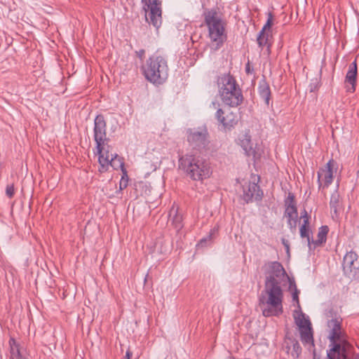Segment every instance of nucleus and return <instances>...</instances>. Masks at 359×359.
<instances>
[{
	"mask_svg": "<svg viewBox=\"0 0 359 359\" xmlns=\"http://www.w3.org/2000/svg\"><path fill=\"white\" fill-rule=\"evenodd\" d=\"M264 289L259 297V304L269 306L262 309L264 316H278L283 312L281 283L287 273L280 262L271 261L264 264Z\"/></svg>",
	"mask_w": 359,
	"mask_h": 359,
	"instance_id": "nucleus-1",
	"label": "nucleus"
},
{
	"mask_svg": "<svg viewBox=\"0 0 359 359\" xmlns=\"http://www.w3.org/2000/svg\"><path fill=\"white\" fill-rule=\"evenodd\" d=\"M341 319L333 318L328 322L332 327L330 333V349L327 351L328 359H348L353 353V346L343 338L341 332Z\"/></svg>",
	"mask_w": 359,
	"mask_h": 359,
	"instance_id": "nucleus-2",
	"label": "nucleus"
},
{
	"mask_svg": "<svg viewBox=\"0 0 359 359\" xmlns=\"http://www.w3.org/2000/svg\"><path fill=\"white\" fill-rule=\"evenodd\" d=\"M217 82L219 95L225 105L237 107L243 103V91L233 76L230 73L224 74L218 78Z\"/></svg>",
	"mask_w": 359,
	"mask_h": 359,
	"instance_id": "nucleus-3",
	"label": "nucleus"
},
{
	"mask_svg": "<svg viewBox=\"0 0 359 359\" xmlns=\"http://www.w3.org/2000/svg\"><path fill=\"white\" fill-rule=\"evenodd\" d=\"M145 79L155 85L163 84L168 76V62L161 55H153L142 66Z\"/></svg>",
	"mask_w": 359,
	"mask_h": 359,
	"instance_id": "nucleus-4",
	"label": "nucleus"
},
{
	"mask_svg": "<svg viewBox=\"0 0 359 359\" xmlns=\"http://www.w3.org/2000/svg\"><path fill=\"white\" fill-rule=\"evenodd\" d=\"M204 22L208 28V36L210 37L213 49H219L226 41L227 36L225 33L224 23L218 16L216 9H205L203 14Z\"/></svg>",
	"mask_w": 359,
	"mask_h": 359,
	"instance_id": "nucleus-5",
	"label": "nucleus"
},
{
	"mask_svg": "<svg viewBox=\"0 0 359 359\" xmlns=\"http://www.w3.org/2000/svg\"><path fill=\"white\" fill-rule=\"evenodd\" d=\"M179 168L184 170L193 180H203L211 174L208 163L199 156L186 154L179 158Z\"/></svg>",
	"mask_w": 359,
	"mask_h": 359,
	"instance_id": "nucleus-6",
	"label": "nucleus"
},
{
	"mask_svg": "<svg viewBox=\"0 0 359 359\" xmlns=\"http://www.w3.org/2000/svg\"><path fill=\"white\" fill-rule=\"evenodd\" d=\"M146 22L157 31L162 25V8L160 0H142Z\"/></svg>",
	"mask_w": 359,
	"mask_h": 359,
	"instance_id": "nucleus-7",
	"label": "nucleus"
},
{
	"mask_svg": "<svg viewBox=\"0 0 359 359\" xmlns=\"http://www.w3.org/2000/svg\"><path fill=\"white\" fill-rule=\"evenodd\" d=\"M210 107L217 109L215 118L224 130L230 131L238 124L239 118L236 113L230 109L224 110L220 108L219 103L217 101L212 102Z\"/></svg>",
	"mask_w": 359,
	"mask_h": 359,
	"instance_id": "nucleus-8",
	"label": "nucleus"
},
{
	"mask_svg": "<svg viewBox=\"0 0 359 359\" xmlns=\"http://www.w3.org/2000/svg\"><path fill=\"white\" fill-rule=\"evenodd\" d=\"M93 136L96 143L95 149L101 151L102 145L109 140L107 137V122L102 114L97 115L94 119Z\"/></svg>",
	"mask_w": 359,
	"mask_h": 359,
	"instance_id": "nucleus-9",
	"label": "nucleus"
},
{
	"mask_svg": "<svg viewBox=\"0 0 359 359\" xmlns=\"http://www.w3.org/2000/svg\"><path fill=\"white\" fill-rule=\"evenodd\" d=\"M295 323L299 328L300 338L304 344H312L314 345L313 330L309 319L305 318V315L302 311L298 317H295Z\"/></svg>",
	"mask_w": 359,
	"mask_h": 359,
	"instance_id": "nucleus-10",
	"label": "nucleus"
},
{
	"mask_svg": "<svg viewBox=\"0 0 359 359\" xmlns=\"http://www.w3.org/2000/svg\"><path fill=\"white\" fill-rule=\"evenodd\" d=\"M208 132L206 128L198 130H189L187 140L194 149H201L205 148L209 143Z\"/></svg>",
	"mask_w": 359,
	"mask_h": 359,
	"instance_id": "nucleus-11",
	"label": "nucleus"
},
{
	"mask_svg": "<svg viewBox=\"0 0 359 359\" xmlns=\"http://www.w3.org/2000/svg\"><path fill=\"white\" fill-rule=\"evenodd\" d=\"M264 196L263 191L257 183L249 182L247 187H243V194L242 198L244 200L245 203H250L253 201H261Z\"/></svg>",
	"mask_w": 359,
	"mask_h": 359,
	"instance_id": "nucleus-12",
	"label": "nucleus"
},
{
	"mask_svg": "<svg viewBox=\"0 0 359 359\" xmlns=\"http://www.w3.org/2000/svg\"><path fill=\"white\" fill-rule=\"evenodd\" d=\"M97 152L95 154L98 155V163L100 167L98 171L101 173L105 172L108 170L109 166H116V161L118 157V154H111L110 155L104 156V144L102 145L101 151L96 149Z\"/></svg>",
	"mask_w": 359,
	"mask_h": 359,
	"instance_id": "nucleus-13",
	"label": "nucleus"
},
{
	"mask_svg": "<svg viewBox=\"0 0 359 359\" xmlns=\"http://www.w3.org/2000/svg\"><path fill=\"white\" fill-rule=\"evenodd\" d=\"M335 162L334 160H330L325 168H320L318 171V182L319 188L322 186L321 179L324 181V187H329L333 181V168Z\"/></svg>",
	"mask_w": 359,
	"mask_h": 359,
	"instance_id": "nucleus-14",
	"label": "nucleus"
},
{
	"mask_svg": "<svg viewBox=\"0 0 359 359\" xmlns=\"http://www.w3.org/2000/svg\"><path fill=\"white\" fill-rule=\"evenodd\" d=\"M358 67L356 60H355L348 66V69L345 77V83H349L351 85V87L346 86V91L348 93H353L355 91Z\"/></svg>",
	"mask_w": 359,
	"mask_h": 359,
	"instance_id": "nucleus-15",
	"label": "nucleus"
},
{
	"mask_svg": "<svg viewBox=\"0 0 359 359\" xmlns=\"http://www.w3.org/2000/svg\"><path fill=\"white\" fill-rule=\"evenodd\" d=\"M257 91L259 96L261 99H262L265 103V104L269 107V106L272 107L273 102H271V88L266 79L264 77L259 82Z\"/></svg>",
	"mask_w": 359,
	"mask_h": 359,
	"instance_id": "nucleus-16",
	"label": "nucleus"
},
{
	"mask_svg": "<svg viewBox=\"0 0 359 359\" xmlns=\"http://www.w3.org/2000/svg\"><path fill=\"white\" fill-rule=\"evenodd\" d=\"M169 216L172 226L179 232L184 226L182 215L178 212L177 209L173 207L170 209Z\"/></svg>",
	"mask_w": 359,
	"mask_h": 359,
	"instance_id": "nucleus-17",
	"label": "nucleus"
},
{
	"mask_svg": "<svg viewBox=\"0 0 359 359\" xmlns=\"http://www.w3.org/2000/svg\"><path fill=\"white\" fill-rule=\"evenodd\" d=\"M329 232V227L327 225L321 226L318 232L316 240H313L311 238V245H313V248H316L318 246H320L323 244L326 243L327 236Z\"/></svg>",
	"mask_w": 359,
	"mask_h": 359,
	"instance_id": "nucleus-18",
	"label": "nucleus"
},
{
	"mask_svg": "<svg viewBox=\"0 0 359 359\" xmlns=\"http://www.w3.org/2000/svg\"><path fill=\"white\" fill-rule=\"evenodd\" d=\"M10 346V359H27L26 357L23 356L20 344L15 341V339L11 338L9 339Z\"/></svg>",
	"mask_w": 359,
	"mask_h": 359,
	"instance_id": "nucleus-19",
	"label": "nucleus"
},
{
	"mask_svg": "<svg viewBox=\"0 0 359 359\" xmlns=\"http://www.w3.org/2000/svg\"><path fill=\"white\" fill-rule=\"evenodd\" d=\"M358 255L355 252L351 250L348 252L343 259V266L344 267H347L350 271H352L354 269L353 264L355 261L358 260Z\"/></svg>",
	"mask_w": 359,
	"mask_h": 359,
	"instance_id": "nucleus-20",
	"label": "nucleus"
},
{
	"mask_svg": "<svg viewBox=\"0 0 359 359\" xmlns=\"http://www.w3.org/2000/svg\"><path fill=\"white\" fill-rule=\"evenodd\" d=\"M269 37H271V33H270V32H265L263 34H261V32H259L257 38L259 47L263 49L264 47L266 46L269 53L270 52V48L271 46L269 43Z\"/></svg>",
	"mask_w": 359,
	"mask_h": 359,
	"instance_id": "nucleus-21",
	"label": "nucleus"
},
{
	"mask_svg": "<svg viewBox=\"0 0 359 359\" xmlns=\"http://www.w3.org/2000/svg\"><path fill=\"white\" fill-rule=\"evenodd\" d=\"M299 233L302 238H306L308 242V246L311 250V231L309 226V222H307V219L305 222H303L302 224L299 228Z\"/></svg>",
	"mask_w": 359,
	"mask_h": 359,
	"instance_id": "nucleus-22",
	"label": "nucleus"
},
{
	"mask_svg": "<svg viewBox=\"0 0 359 359\" xmlns=\"http://www.w3.org/2000/svg\"><path fill=\"white\" fill-rule=\"evenodd\" d=\"M340 206V196L338 191H335L331 194L330 207L331 211L334 212L335 216L338 215V210Z\"/></svg>",
	"mask_w": 359,
	"mask_h": 359,
	"instance_id": "nucleus-23",
	"label": "nucleus"
},
{
	"mask_svg": "<svg viewBox=\"0 0 359 359\" xmlns=\"http://www.w3.org/2000/svg\"><path fill=\"white\" fill-rule=\"evenodd\" d=\"M284 217L287 219V226L292 232H294L297 229V224L298 221V215L290 212H284Z\"/></svg>",
	"mask_w": 359,
	"mask_h": 359,
	"instance_id": "nucleus-24",
	"label": "nucleus"
},
{
	"mask_svg": "<svg viewBox=\"0 0 359 359\" xmlns=\"http://www.w3.org/2000/svg\"><path fill=\"white\" fill-rule=\"evenodd\" d=\"M240 145L243 149L247 156H250L255 154V151L251 145L250 137L245 136L243 139L241 140Z\"/></svg>",
	"mask_w": 359,
	"mask_h": 359,
	"instance_id": "nucleus-25",
	"label": "nucleus"
},
{
	"mask_svg": "<svg viewBox=\"0 0 359 359\" xmlns=\"http://www.w3.org/2000/svg\"><path fill=\"white\" fill-rule=\"evenodd\" d=\"M217 232H218L217 227H214L213 229H212L210 230L209 234L206 237L203 238L200 240L199 243L197 244V246L201 247V248L206 247L208 245V243L210 242L213 239L215 235Z\"/></svg>",
	"mask_w": 359,
	"mask_h": 359,
	"instance_id": "nucleus-26",
	"label": "nucleus"
},
{
	"mask_svg": "<svg viewBox=\"0 0 359 359\" xmlns=\"http://www.w3.org/2000/svg\"><path fill=\"white\" fill-rule=\"evenodd\" d=\"M119 165L121 166V172H122L121 179L119 182V191H121L122 190H123L124 189H126L128 187L129 177L128 175L127 170L126 169L125 167L123 166V164L121 163Z\"/></svg>",
	"mask_w": 359,
	"mask_h": 359,
	"instance_id": "nucleus-27",
	"label": "nucleus"
},
{
	"mask_svg": "<svg viewBox=\"0 0 359 359\" xmlns=\"http://www.w3.org/2000/svg\"><path fill=\"white\" fill-rule=\"evenodd\" d=\"M292 343V351L291 352V355L294 359L299 358L300 356L302 348L299 343V341L296 339H290Z\"/></svg>",
	"mask_w": 359,
	"mask_h": 359,
	"instance_id": "nucleus-28",
	"label": "nucleus"
},
{
	"mask_svg": "<svg viewBox=\"0 0 359 359\" xmlns=\"http://www.w3.org/2000/svg\"><path fill=\"white\" fill-rule=\"evenodd\" d=\"M273 15L272 13L269 12L268 13V18L265 23V25L263 26L262 29L259 32H261V34H263L265 32H270L271 33V27L273 25Z\"/></svg>",
	"mask_w": 359,
	"mask_h": 359,
	"instance_id": "nucleus-29",
	"label": "nucleus"
},
{
	"mask_svg": "<svg viewBox=\"0 0 359 359\" xmlns=\"http://www.w3.org/2000/svg\"><path fill=\"white\" fill-rule=\"evenodd\" d=\"M284 206H297L295 196L293 193L289 192L287 197L284 200Z\"/></svg>",
	"mask_w": 359,
	"mask_h": 359,
	"instance_id": "nucleus-30",
	"label": "nucleus"
},
{
	"mask_svg": "<svg viewBox=\"0 0 359 359\" xmlns=\"http://www.w3.org/2000/svg\"><path fill=\"white\" fill-rule=\"evenodd\" d=\"M6 194L9 198H12L15 194L14 184H8L6 189Z\"/></svg>",
	"mask_w": 359,
	"mask_h": 359,
	"instance_id": "nucleus-31",
	"label": "nucleus"
},
{
	"mask_svg": "<svg viewBox=\"0 0 359 359\" xmlns=\"http://www.w3.org/2000/svg\"><path fill=\"white\" fill-rule=\"evenodd\" d=\"M299 292H300V291L297 288H295V290L292 292V300H293V302L297 303L298 307H300L299 299Z\"/></svg>",
	"mask_w": 359,
	"mask_h": 359,
	"instance_id": "nucleus-32",
	"label": "nucleus"
},
{
	"mask_svg": "<svg viewBox=\"0 0 359 359\" xmlns=\"http://www.w3.org/2000/svg\"><path fill=\"white\" fill-rule=\"evenodd\" d=\"M123 164V166L125 167V163L123 161V158L122 157H120L118 156L116 161V166H111L114 170H118L120 168L121 170V166L119 165Z\"/></svg>",
	"mask_w": 359,
	"mask_h": 359,
	"instance_id": "nucleus-33",
	"label": "nucleus"
},
{
	"mask_svg": "<svg viewBox=\"0 0 359 359\" xmlns=\"http://www.w3.org/2000/svg\"><path fill=\"white\" fill-rule=\"evenodd\" d=\"M290 212L292 214H295V215H298V210H297V206H285V211L284 212Z\"/></svg>",
	"mask_w": 359,
	"mask_h": 359,
	"instance_id": "nucleus-34",
	"label": "nucleus"
},
{
	"mask_svg": "<svg viewBox=\"0 0 359 359\" xmlns=\"http://www.w3.org/2000/svg\"><path fill=\"white\" fill-rule=\"evenodd\" d=\"M285 278H287L289 281V290L294 291L295 288H297L294 278H290L288 275L287 277Z\"/></svg>",
	"mask_w": 359,
	"mask_h": 359,
	"instance_id": "nucleus-35",
	"label": "nucleus"
},
{
	"mask_svg": "<svg viewBox=\"0 0 359 359\" xmlns=\"http://www.w3.org/2000/svg\"><path fill=\"white\" fill-rule=\"evenodd\" d=\"M281 242L285 248L286 253L287 254L288 256H290V243H289L288 241L286 240L285 238H283L281 239Z\"/></svg>",
	"mask_w": 359,
	"mask_h": 359,
	"instance_id": "nucleus-36",
	"label": "nucleus"
},
{
	"mask_svg": "<svg viewBox=\"0 0 359 359\" xmlns=\"http://www.w3.org/2000/svg\"><path fill=\"white\" fill-rule=\"evenodd\" d=\"M301 218L303 219V222H305L306 219H307V222H309L310 216L305 209L301 212Z\"/></svg>",
	"mask_w": 359,
	"mask_h": 359,
	"instance_id": "nucleus-37",
	"label": "nucleus"
},
{
	"mask_svg": "<svg viewBox=\"0 0 359 359\" xmlns=\"http://www.w3.org/2000/svg\"><path fill=\"white\" fill-rule=\"evenodd\" d=\"M136 55L140 59V60L142 61L144 58L145 50L144 49H140V50L136 51Z\"/></svg>",
	"mask_w": 359,
	"mask_h": 359,
	"instance_id": "nucleus-38",
	"label": "nucleus"
},
{
	"mask_svg": "<svg viewBox=\"0 0 359 359\" xmlns=\"http://www.w3.org/2000/svg\"><path fill=\"white\" fill-rule=\"evenodd\" d=\"M253 72V69L251 68L250 62L248 61L245 65V72L249 74H252Z\"/></svg>",
	"mask_w": 359,
	"mask_h": 359,
	"instance_id": "nucleus-39",
	"label": "nucleus"
},
{
	"mask_svg": "<svg viewBox=\"0 0 359 359\" xmlns=\"http://www.w3.org/2000/svg\"><path fill=\"white\" fill-rule=\"evenodd\" d=\"M132 356H133V353L130 350V348H128L126 351V355L124 356V359H130L132 358Z\"/></svg>",
	"mask_w": 359,
	"mask_h": 359,
	"instance_id": "nucleus-40",
	"label": "nucleus"
},
{
	"mask_svg": "<svg viewBox=\"0 0 359 359\" xmlns=\"http://www.w3.org/2000/svg\"><path fill=\"white\" fill-rule=\"evenodd\" d=\"M317 88V84H311V92H313Z\"/></svg>",
	"mask_w": 359,
	"mask_h": 359,
	"instance_id": "nucleus-41",
	"label": "nucleus"
},
{
	"mask_svg": "<svg viewBox=\"0 0 359 359\" xmlns=\"http://www.w3.org/2000/svg\"><path fill=\"white\" fill-rule=\"evenodd\" d=\"M106 155H110V154H109V151H108V150H106V149H104V156H106Z\"/></svg>",
	"mask_w": 359,
	"mask_h": 359,
	"instance_id": "nucleus-42",
	"label": "nucleus"
},
{
	"mask_svg": "<svg viewBox=\"0 0 359 359\" xmlns=\"http://www.w3.org/2000/svg\"><path fill=\"white\" fill-rule=\"evenodd\" d=\"M286 348H287V351L290 349V346H287Z\"/></svg>",
	"mask_w": 359,
	"mask_h": 359,
	"instance_id": "nucleus-43",
	"label": "nucleus"
},
{
	"mask_svg": "<svg viewBox=\"0 0 359 359\" xmlns=\"http://www.w3.org/2000/svg\"><path fill=\"white\" fill-rule=\"evenodd\" d=\"M355 359H359V355H357V357Z\"/></svg>",
	"mask_w": 359,
	"mask_h": 359,
	"instance_id": "nucleus-44",
	"label": "nucleus"
}]
</instances>
